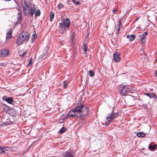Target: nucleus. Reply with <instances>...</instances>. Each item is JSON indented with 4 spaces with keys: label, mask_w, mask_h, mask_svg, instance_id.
I'll return each instance as SVG.
<instances>
[{
    "label": "nucleus",
    "mask_w": 157,
    "mask_h": 157,
    "mask_svg": "<svg viewBox=\"0 0 157 157\" xmlns=\"http://www.w3.org/2000/svg\"><path fill=\"white\" fill-rule=\"evenodd\" d=\"M75 111L78 115H80V117L82 119H84L88 113V109L86 106L83 104H79L74 108Z\"/></svg>",
    "instance_id": "1"
},
{
    "label": "nucleus",
    "mask_w": 157,
    "mask_h": 157,
    "mask_svg": "<svg viewBox=\"0 0 157 157\" xmlns=\"http://www.w3.org/2000/svg\"><path fill=\"white\" fill-rule=\"evenodd\" d=\"M119 116V113L118 112L114 113L113 109L109 116L107 117L106 119L108 121V122H106V125H108L111 121L117 117Z\"/></svg>",
    "instance_id": "2"
},
{
    "label": "nucleus",
    "mask_w": 157,
    "mask_h": 157,
    "mask_svg": "<svg viewBox=\"0 0 157 157\" xmlns=\"http://www.w3.org/2000/svg\"><path fill=\"white\" fill-rule=\"evenodd\" d=\"M119 90H120L121 94L124 96H126L127 94L130 91V89L127 85L123 86L122 87H120Z\"/></svg>",
    "instance_id": "3"
},
{
    "label": "nucleus",
    "mask_w": 157,
    "mask_h": 157,
    "mask_svg": "<svg viewBox=\"0 0 157 157\" xmlns=\"http://www.w3.org/2000/svg\"><path fill=\"white\" fill-rule=\"evenodd\" d=\"M80 117V115H78L77 113L76 112L74 108L73 109L71 110L66 115L65 118H67L68 117Z\"/></svg>",
    "instance_id": "4"
},
{
    "label": "nucleus",
    "mask_w": 157,
    "mask_h": 157,
    "mask_svg": "<svg viewBox=\"0 0 157 157\" xmlns=\"http://www.w3.org/2000/svg\"><path fill=\"white\" fill-rule=\"evenodd\" d=\"M2 99L9 104L12 105H14V101H13V98L11 97H7L6 96H4L2 97Z\"/></svg>",
    "instance_id": "5"
},
{
    "label": "nucleus",
    "mask_w": 157,
    "mask_h": 157,
    "mask_svg": "<svg viewBox=\"0 0 157 157\" xmlns=\"http://www.w3.org/2000/svg\"><path fill=\"white\" fill-rule=\"evenodd\" d=\"M19 36L21 37L25 41H26V42L28 41L29 38V33L27 32H22Z\"/></svg>",
    "instance_id": "6"
},
{
    "label": "nucleus",
    "mask_w": 157,
    "mask_h": 157,
    "mask_svg": "<svg viewBox=\"0 0 157 157\" xmlns=\"http://www.w3.org/2000/svg\"><path fill=\"white\" fill-rule=\"evenodd\" d=\"M9 54V51L6 49H3L0 51V56L1 57L6 56Z\"/></svg>",
    "instance_id": "7"
},
{
    "label": "nucleus",
    "mask_w": 157,
    "mask_h": 157,
    "mask_svg": "<svg viewBox=\"0 0 157 157\" xmlns=\"http://www.w3.org/2000/svg\"><path fill=\"white\" fill-rule=\"evenodd\" d=\"M62 23L63 24H64V25L67 28V29H68V28L69 27L71 23L69 19L68 18H67L63 19V22H62Z\"/></svg>",
    "instance_id": "8"
},
{
    "label": "nucleus",
    "mask_w": 157,
    "mask_h": 157,
    "mask_svg": "<svg viewBox=\"0 0 157 157\" xmlns=\"http://www.w3.org/2000/svg\"><path fill=\"white\" fill-rule=\"evenodd\" d=\"M121 24V21L120 20H119L118 22V24L116 25V29L115 30L116 32V34L117 35L119 33L120 31Z\"/></svg>",
    "instance_id": "9"
},
{
    "label": "nucleus",
    "mask_w": 157,
    "mask_h": 157,
    "mask_svg": "<svg viewBox=\"0 0 157 157\" xmlns=\"http://www.w3.org/2000/svg\"><path fill=\"white\" fill-rule=\"evenodd\" d=\"M120 55L119 52H115L113 54V59L116 62L119 61L120 60Z\"/></svg>",
    "instance_id": "10"
},
{
    "label": "nucleus",
    "mask_w": 157,
    "mask_h": 157,
    "mask_svg": "<svg viewBox=\"0 0 157 157\" xmlns=\"http://www.w3.org/2000/svg\"><path fill=\"white\" fill-rule=\"evenodd\" d=\"M63 157H74L73 151H67Z\"/></svg>",
    "instance_id": "11"
},
{
    "label": "nucleus",
    "mask_w": 157,
    "mask_h": 157,
    "mask_svg": "<svg viewBox=\"0 0 157 157\" xmlns=\"http://www.w3.org/2000/svg\"><path fill=\"white\" fill-rule=\"evenodd\" d=\"M59 30L62 31L63 33L64 31L65 32H66V31H65V28L66 27L64 25V24H63L62 22H60L59 23Z\"/></svg>",
    "instance_id": "12"
},
{
    "label": "nucleus",
    "mask_w": 157,
    "mask_h": 157,
    "mask_svg": "<svg viewBox=\"0 0 157 157\" xmlns=\"http://www.w3.org/2000/svg\"><path fill=\"white\" fill-rule=\"evenodd\" d=\"M21 3L23 9L25 8L27 9V8L29 7L27 2L24 0H21Z\"/></svg>",
    "instance_id": "13"
},
{
    "label": "nucleus",
    "mask_w": 157,
    "mask_h": 157,
    "mask_svg": "<svg viewBox=\"0 0 157 157\" xmlns=\"http://www.w3.org/2000/svg\"><path fill=\"white\" fill-rule=\"evenodd\" d=\"M24 13V15L26 16H28L29 15V13L30 12V9L29 7H28L27 9H23Z\"/></svg>",
    "instance_id": "14"
},
{
    "label": "nucleus",
    "mask_w": 157,
    "mask_h": 157,
    "mask_svg": "<svg viewBox=\"0 0 157 157\" xmlns=\"http://www.w3.org/2000/svg\"><path fill=\"white\" fill-rule=\"evenodd\" d=\"M25 41V40L21 37L19 36L16 42L18 45H20Z\"/></svg>",
    "instance_id": "15"
},
{
    "label": "nucleus",
    "mask_w": 157,
    "mask_h": 157,
    "mask_svg": "<svg viewBox=\"0 0 157 157\" xmlns=\"http://www.w3.org/2000/svg\"><path fill=\"white\" fill-rule=\"evenodd\" d=\"M126 37L129 39L130 41H132L135 39V36L134 35H127Z\"/></svg>",
    "instance_id": "16"
},
{
    "label": "nucleus",
    "mask_w": 157,
    "mask_h": 157,
    "mask_svg": "<svg viewBox=\"0 0 157 157\" xmlns=\"http://www.w3.org/2000/svg\"><path fill=\"white\" fill-rule=\"evenodd\" d=\"M141 37L140 43L142 44L146 42V37L144 36H141Z\"/></svg>",
    "instance_id": "17"
},
{
    "label": "nucleus",
    "mask_w": 157,
    "mask_h": 157,
    "mask_svg": "<svg viewBox=\"0 0 157 157\" xmlns=\"http://www.w3.org/2000/svg\"><path fill=\"white\" fill-rule=\"evenodd\" d=\"M47 53V50L44 51L43 54L39 56V58L41 59H44L46 57V54Z\"/></svg>",
    "instance_id": "18"
},
{
    "label": "nucleus",
    "mask_w": 157,
    "mask_h": 157,
    "mask_svg": "<svg viewBox=\"0 0 157 157\" xmlns=\"http://www.w3.org/2000/svg\"><path fill=\"white\" fill-rule=\"evenodd\" d=\"M145 95L149 97L150 98L156 97V95L153 93H146Z\"/></svg>",
    "instance_id": "19"
},
{
    "label": "nucleus",
    "mask_w": 157,
    "mask_h": 157,
    "mask_svg": "<svg viewBox=\"0 0 157 157\" xmlns=\"http://www.w3.org/2000/svg\"><path fill=\"white\" fill-rule=\"evenodd\" d=\"M2 109L4 111L7 113L9 110V107L6 105H4Z\"/></svg>",
    "instance_id": "20"
},
{
    "label": "nucleus",
    "mask_w": 157,
    "mask_h": 157,
    "mask_svg": "<svg viewBox=\"0 0 157 157\" xmlns=\"http://www.w3.org/2000/svg\"><path fill=\"white\" fill-rule=\"evenodd\" d=\"M82 49L83 50V51H84V52L83 53L84 54H85L86 53V50H87V48L86 47V44H83V46L82 47Z\"/></svg>",
    "instance_id": "21"
},
{
    "label": "nucleus",
    "mask_w": 157,
    "mask_h": 157,
    "mask_svg": "<svg viewBox=\"0 0 157 157\" xmlns=\"http://www.w3.org/2000/svg\"><path fill=\"white\" fill-rule=\"evenodd\" d=\"M4 153H6L7 152L10 150L11 147H3Z\"/></svg>",
    "instance_id": "22"
},
{
    "label": "nucleus",
    "mask_w": 157,
    "mask_h": 157,
    "mask_svg": "<svg viewBox=\"0 0 157 157\" xmlns=\"http://www.w3.org/2000/svg\"><path fill=\"white\" fill-rule=\"evenodd\" d=\"M136 135L139 137H144L145 136V134L143 132H138L137 133Z\"/></svg>",
    "instance_id": "23"
},
{
    "label": "nucleus",
    "mask_w": 157,
    "mask_h": 157,
    "mask_svg": "<svg viewBox=\"0 0 157 157\" xmlns=\"http://www.w3.org/2000/svg\"><path fill=\"white\" fill-rule=\"evenodd\" d=\"M156 147V145L154 144L153 145H150L149 146V148L150 149L152 150H155V148Z\"/></svg>",
    "instance_id": "24"
},
{
    "label": "nucleus",
    "mask_w": 157,
    "mask_h": 157,
    "mask_svg": "<svg viewBox=\"0 0 157 157\" xmlns=\"http://www.w3.org/2000/svg\"><path fill=\"white\" fill-rule=\"evenodd\" d=\"M35 15L36 16H39L40 14V12L39 10H37L35 12Z\"/></svg>",
    "instance_id": "25"
},
{
    "label": "nucleus",
    "mask_w": 157,
    "mask_h": 157,
    "mask_svg": "<svg viewBox=\"0 0 157 157\" xmlns=\"http://www.w3.org/2000/svg\"><path fill=\"white\" fill-rule=\"evenodd\" d=\"M32 40L33 41L35 40L37 37V35L36 33H35L34 34L32 35Z\"/></svg>",
    "instance_id": "26"
},
{
    "label": "nucleus",
    "mask_w": 157,
    "mask_h": 157,
    "mask_svg": "<svg viewBox=\"0 0 157 157\" xmlns=\"http://www.w3.org/2000/svg\"><path fill=\"white\" fill-rule=\"evenodd\" d=\"M21 11L20 10H19V12L18 13V15L19 16V17L18 18V21H20L21 20Z\"/></svg>",
    "instance_id": "27"
},
{
    "label": "nucleus",
    "mask_w": 157,
    "mask_h": 157,
    "mask_svg": "<svg viewBox=\"0 0 157 157\" xmlns=\"http://www.w3.org/2000/svg\"><path fill=\"white\" fill-rule=\"evenodd\" d=\"M54 14L52 12L51 13L50 15V21H52V20L54 17Z\"/></svg>",
    "instance_id": "28"
},
{
    "label": "nucleus",
    "mask_w": 157,
    "mask_h": 157,
    "mask_svg": "<svg viewBox=\"0 0 157 157\" xmlns=\"http://www.w3.org/2000/svg\"><path fill=\"white\" fill-rule=\"evenodd\" d=\"M89 75L91 76V77H93V76L94 74V72L92 71L91 70H90L89 71Z\"/></svg>",
    "instance_id": "29"
},
{
    "label": "nucleus",
    "mask_w": 157,
    "mask_h": 157,
    "mask_svg": "<svg viewBox=\"0 0 157 157\" xmlns=\"http://www.w3.org/2000/svg\"><path fill=\"white\" fill-rule=\"evenodd\" d=\"M13 123V122L12 121H7V122H6L5 123H3V124L4 125H10L11 124H12Z\"/></svg>",
    "instance_id": "30"
},
{
    "label": "nucleus",
    "mask_w": 157,
    "mask_h": 157,
    "mask_svg": "<svg viewBox=\"0 0 157 157\" xmlns=\"http://www.w3.org/2000/svg\"><path fill=\"white\" fill-rule=\"evenodd\" d=\"M66 129L63 127L59 131V133H63L66 131Z\"/></svg>",
    "instance_id": "31"
},
{
    "label": "nucleus",
    "mask_w": 157,
    "mask_h": 157,
    "mask_svg": "<svg viewBox=\"0 0 157 157\" xmlns=\"http://www.w3.org/2000/svg\"><path fill=\"white\" fill-rule=\"evenodd\" d=\"M73 2L77 5L80 4L79 0H72Z\"/></svg>",
    "instance_id": "32"
},
{
    "label": "nucleus",
    "mask_w": 157,
    "mask_h": 157,
    "mask_svg": "<svg viewBox=\"0 0 157 157\" xmlns=\"http://www.w3.org/2000/svg\"><path fill=\"white\" fill-rule=\"evenodd\" d=\"M12 36V35L10 33H7L6 37V39H9Z\"/></svg>",
    "instance_id": "33"
},
{
    "label": "nucleus",
    "mask_w": 157,
    "mask_h": 157,
    "mask_svg": "<svg viewBox=\"0 0 157 157\" xmlns=\"http://www.w3.org/2000/svg\"><path fill=\"white\" fill-rule=\"evenodd\" d=\"M63 7V5L61 3H59L58 6V9H61Z\"/></svg>",
    "instance_id": "34"
},
{
    "label": "nucleus",
    "mask_w": 157,
    "mask_h": 157,
    "mask_svg": "<svg viewBox=\"0 0 157 157\" xmlns=\"http://www.w3.org/2000/svg\"><path fill=\"white\" fill-rule=\"evenodd\" d=\"M0 153L1 154H3L4 153V151L3 150V147H0Z\"/></svg>",
    "instance_id": "35"
},
{
    "label": "nucleus",
    "mask_w": 157,
    "mask_h": 157,
    "mask_svg": "<svg viewBox=\"0 0 157 157\" xmlns=\"http://www.w3.org/2000/svg\"><path fill=\"white\" fill-rule=\"evenodd\" d=\"M30 10H33V11H35L36 10V7L34 5L32 7H31L30 8Z\"/></svg>",
    "instance_id": "36"
},
{
    "label": "nucleus",
    "mask_w": 157,
    "mask_h": 157,
    "mask_svg": "<svg viewBox=\"0 0 157 157\" xmlns=\"http://www.w3.org/2000/svg\"><path fill=\"white\" fill-rule=\"evenodd\" d=\"M35 11H33V10H30V16L31 17H33V15L34 14V13L35 12Z\"/></svg>",
    "instance_id": "37"
},
{
    "label": "nucleus",
    "mask_w": 157,
    "mask_h": 157,
    "mask_svg": "<svg viewBox=\"0 0 157 157\" xmlns=\"http://www.w3.org/2000/svg\"><path fill=\"white\" fill-rule=\"evenodd\" d=\"M67 82L66 81H64L63 82V87L65 88H66L67 87Z\"/></svg>",
    "instance_id": "38"
},
{
    "label": "nucleus",
    "mask_w": 157,
    "mask_h": 157,
    "mask_svg": "<svg viewBox=\"0 0 157 157\" xmlns=\"http://www.w3.org/2000/svg\"><path fill=\"white\" fill-rule=\"evenodd\" d=\"M32 58H31L29 62V63H28V64L27 65V66H29L32 63Z\"/></svg>",
    "instance_id": "39"
},
{
    "label": "nucleus",
    "mask_w": 157,
    "mask_h": 157,
    "mask_svg": "<svg viewBox=\"0 0 157 157\" xmlns=\"http://www.w3.org/2000/svg\"><path fill=\"white\" fill-rule=\"evenodd\" d=\"M148 34V33L147 32H146L142 34V36H147Z\"/></svg>",
    "instance_id": "40"
},
{
    "label": "nucleus",
    "mask_w": 157,
    "mask_h": 157,
    "mask_svg": "<svg viewBox=\"0 0 157 157\" xmlns=\"http://www.w3.org/2000/svg\"><path fill=\"white\" fill-rule=\"evenodd\" d=\"M26 52H24L22 53V54L21 56L22 57H24V56H25V55L26 54Z\"/></svg>",
    "instance_id": "41"
},
{
    "label": "nucleus",
    "mask_w": 157,
    "mask_h": 157,
    "mask_svg": "<svg viewBox=\"0 0 157 157\" xmlns=\"http://www.w3.org/2000/svg\"><path fill=\"white\" fill-rule=\"evenodd\" d=\"M154 76L155 77L157 76V70L155 71Z\"/></svg>",
    "instance_id": "42"
},
{
    "label": "nucleus",
    "mask_w": 157,
    "mask_h": 157,
    "mask_svg": "<svg viewBox=\"0 0 157 157\" xmlns=\"http://www.w3.org/2000/svg\"><path fill=\"white\" fill-rule=\"evenodd\" d=\"M88 35H89V34H88L87 35H86V36L85 37V40H87L88 39Z\"/></svg>",
    "instance_id": "43"
},
{
    "label": "nucleus",
    "mask_w": 157,
    "mask_h": 157,
    "mask_svg": "<svg viewBox=\"0 0 157 157\" xmlns=\"http://www.w3.org/2000/svg\"><path fill=\"white\" fill-rule=\"evenodd\" d=\"M12 33V31L11 29L10 31L8 33H10V34H11Z\"/></svg>",
    "instance_id": "44"
},
{
    "label": "nucleus",
    "mask_w": 157,
    "mask_h": 157,
    "mask_svg": "<svg viewBox=\"0 0 157 157\" xmlns=\"http://www.w3.org/2000/svg\"><path fill=\"white\" fill-rule=\"evenodd\" d=\"M117 11V10L116 9H113V12L114 13H115V12H116Z\"/></svg>",
    "instance_id": "45"
},
{
    "label": "nucleus",
    "mask_w": 157,
    "mask_h": 157,
    "mask_svg": "<svg viewBox=\"0 0 157 157\" xmlns=\"http://www.w3.org/2000/svg\"><path fill=\"white\" fill-rule=\"evenodd\" d=\"M139 17H138L137 18H136V19L135 20V21H137V20L139 19Z\"/></svg>",
    "instance_id": "46"
},
{
    "label": "nucleus",
    "mask_w": 157,
    "mask_h": 157,
    "mask_svg": "<svg viewBox=\"0 0 157 157\" xmlns=\"http://www.w3.org/2000/svg\"><path fill=\"white\" fill-rule=\"evenodd\" d=\"M74 37H73L72 38H71V40H72L73 39H74Z\"/></svg>",
    "instance_id": "47"
},
{
    "label": "nucleus",
    "mask_w": 157,
    "mask_h": 157,
    "mask_svg": "<svg viewBox=\"0 0 157 157\" xmlns=\"http://www.w3.org/2000/svg\"><path fill=\"white\" fill-rule=\"evenodd\" d=\"M155 98H156L157 99V97H155Z\"/></svg>",
    "instance_id": "48"
},
{
    "label": "nucleus",
    "mask_w": 157,
    "mask_h": 157,
    "mask_svg": "<svg viewBox=\"0 0 157 157\" xmlns=\"http://www.w3.org/2000/svg\"><path fill=\"white\" fill-rule=\"evenodd\" d=\"M25 157V156H24V157Z\"/></svg>",
    "instance_id": "49"
}]
</instances>
